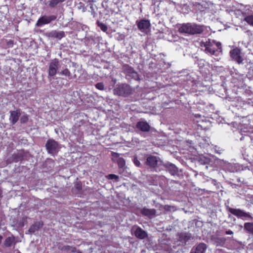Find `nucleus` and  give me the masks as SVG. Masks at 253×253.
<instances>
[{
    "mask_svg": "<svg viewBox=\"0 0 253 253\" xmlns=\"http://www.w3.org/2000/svg\"><path fill=\"white\" fill-rule=\"evenodd\" d=\"M1 190L0 189V197L1 196Z\"/></svg>",
    "mask_w": 253,
    "mask_h": 253,
    "instance_id": "38",
    "label": "nucleus"
},
{
    "mask_svg": "<svg viewBox=\"0 0 253 253\" xmlns=\"http://www.w3.org/2000/svg\"><path fill=\"white\" fill-rule=\"evenodd\" d=\"M124 39V36L123 35L121 36V40H123Z\"/></svg>",
    "mask_w": 253,
    "mask_h": 253,
    "instance_id": "37",
    "label": "nucleus"
},
{
    "mask_svg": "<svg viewBox=\"0 0 253 253\" xmlns=\"http://www.w3.org/2000/svg\"><path fill=\"white\" fill-rule=\"evenodd\" d=\"M107 178L109 179H115L116 181L119 180V176L114 174H110L107 176Z\"/></svg>",
    "mask_w": 253,
    "mask_h": 253,
    "instance_id": "30",
    "label": "nucleus"
},
{
    "mask_svg": "<svg viewBox=\"0 0 253 253\" xmlns=\"http://www.w3.org/2000/svg\"><path fill=\"white\" fill-rule=\"evenodd\" d=\"M192 4L196 10L204 11L208 7V3L205 0H196L192 2Z\"/></svg>",
    "mask_w": 253,
    "mask_h": 253,
    "instance_id": "12",
    "label": "nucleus"
},
{
    "mask_svg": "<svg viewBox=\"0 0 253 253\" xmlns=\"http://www.w3.org/2000/svg\"><path fill=\"white\" fill-rule=\"evenodd\" d=\"M228 211L238 218H241L245 219H253V217L250 214V212H245L240 209L229 208L228 209Z\"/></svg>",
    "mask_w": 253,
    "mask_h": 253,
    "instance_id": "7",
    "label": "nucleus"
},
{
    "mask_svg": "<svg viewBox=\"0 0 253 253\" xmlns=\"http://www.w3.org/2000/svg\"><path fill=\"white\" fill-rule=\"evenodd\" d=\"M66 0H50L48 1V6L50 8H54L58 4L65 1Z\"/></svg>",
    "mask_w": 253,
    "mask_h": 253,
    "instance_id": "25",
    "label": "nucleus"
},
{
    "mask_svg": "<svg viewBox=\"0 0 253 253\" xmlns=\"http://www.w3.org/2000/svg\"><path fill=\"white\" fill-rule=\"evenodd\" d=\"M163 165L167 169V170L172 175L176 174L178 172L177 168L172 163L168 162L163 164Z\"/></svg>",
    "mask_w": 253,
    "mask_h": 253,
    "instance_id": "17",
    "label": "nucleus"
},
{
    "mask_svg": "<svg viewBox=\"0 0 253 253\" xmlns=\"http://www.w3.org/2000/svg\"><path fill=\"white\" fill-rule=\"evenodd\" d=\"M95 87L100 90H102L104 88V86L103 83H98L96 84L95 85Z\"/></svg>",
    "mask_w": 253,
    "mask_h": 253,
    "instance_id": "31",
    "label": "nucleus"
},
{
    "mask_svg": "<svg viewBox=\"0 0 253 253\" xmlns=\"http://www.w3.org/2000/svg\"><path fill=\"white\" fill-rule=\"evenodd\" d=\"M63 250L69 253H74L76 251V248L75 247H71L70 246H64L63 248Z\"/></svg>",
    "mask_w": 253,
    "mask_h": 253,
    "instance_id": "28",
    "label": "nucleus"
},
{
    "mask_svg": "<svg viewBox=\"0 0 253 253\" xmlns=\"http://www.w3.org/2000/svg\"><path fill=\"white\" fill-rule=\"evenodd\" d=\"M113 156L114 157L117 158V163L119 168H123L126 165L125 160L121 157H119V154L116 153H114Z\"/></svg>",
    "mask_w": 253,
    "mask_h": 253,
    "instance_id": "22",
    "label": "nucleus"
},
{
    "mask_svg": "<svg viewBox=\"0 0 253 253\" xmlns=\"http://www.w3.org/2000/svg\"><path fill=\"white\" fill-rule=\"evenodd\" d=\"M141 213L143 215L146 216L150 218H152L155 216L156 210L154 209H150L146 208H143L141 210Z\"/></svg>",
    "mask_w": 253,
    "mask_h": 253,
    "instance_id": "18",
    "label": "nucleus"
},
{
    "mask_svg": "<svg viewBox=\"0 0 253 253\" xmlns=\"http://www.w3.org/2000/svg\"><path fill=\"white\" fill-rule=\"evenodd\" d=\"M60 62L58 59L52 60L49 64L48 75L49 76H54L59 68Z\"/></svg>",
    "mask_w": 253,
    "mask_h": 253,
    "instance_id": "8",
    "label": "nucleus"
},
{
    "mask_svg": "<svg viewBox=\"0 0 253 253\" xmlns=\"http://www.w3.org/2000/svg\"><path fill=\"white\" fill-rule=\"evenodd\" d=\"M132 230L135 237L140 240L144 239L148 237L147 233L139 226L133 227Z\"/></svg>",
    "mask_w": 253,
    "mask_h": 253,
    "instance_id": "11",
    "label": "nucleus"
},
{
    "mask_svg": "<svg viewBox=\"0 0 253 253\" xmlns=\"http://www.w3.org/2000/svg\"><path fill=\"white\" fill-rule=\"evenodd\" d=\"M192 236L191 234L188 233H182L179 235V240L181 241L186 242L191 240Z\"/></svg>",
    "mask_w": 253,
    "mask_h": 253,
    "instance_id": "23",
    "label": "nucleus"
},
{
    "mask_svg": "<svg viewBox=\"0 0 253 253\" xmlns=\"http://www.w3.org/2000/svg\"><path fill=\"white\" fill-rule=\"evenodd\" d=\"M133 161L136 166L141 167V164L136 157L133 158Z\"/></svg>",
    "mask_w": 253,
    "mask_h": 253,
    "instance_id": "33",
    "label": "nucleus"
},
{
    "mask_svg": "<svg viewBox=\"0 0 253 253\" xmlns=\"http://www.w3.org/2000/svg\"><path fill=\"white\" fill-rule=\"evenodd\" d=\"M28 121V117L27 115H23L20 118V121L22 123H25L27 122Z\"/></svg>",
    "mask_w": 253,
    "mask_h": 253,
    "instance_id": "32",
    "label": "nucleus"
},
{
    "mask_svg": "<svg viewBox=\"0 0 253 253\" xmlns=\"http://www.w3.org/2000/svg\"><path fill=\"white\" fill-rule=\"evenodd\" d=\"M134 91V89L127 84H118L113 89V93L115 95L123 97L128 96L132 94Z\"/></svg>",
    "mask_w": 253,
    "mask_h": 253,
    "instance_id": "3",
    "label": "nucleus"
},
{
    "mask_svg": "<svg viewBox=\"0 0 253 253\" xmlns=\"http://www.w3.org/2000/svg\"><path fill=\"white\" fill-rule=\"evenodd\" d=\"M226 234L227 235H232L233 234V232L231 230H228L226 231Z\"/></svg>",
    "mask_w": 253,
    "mask_h": 253,
    "instance_id": "35",
    "label": "nucleus"
},
{
    "mask_svg": "<svg viewBox=\"0 0 253 253\" xmlns=\"http://www.w3.org/2000/svg\"><path fill=\"white\" fill-rule=\"evenodd\" d=\"M244 229L253 234V222H247L244 224Z\"/></svg>",
    "mask_w": 253,
    "mask_h": 253,
    "instance_id": "26",
    "label": "nucleus"
},
{
    "mask_svg": "<svg viewBox=\"0 0 253 253\" xmlns=\"http://www.w3.org/2000/svg\"><path fill=\"white\" fill-rule=\"evenodd\" d=\"M47 35L51 38H55L59 40L65 36L64 31H58L56 30H53L49 32Z\"/></svg>",
    "mask_w": 253,
    "mask_h": 253,
    "instance_id": "16",
    "label": "nucleus"
},
{
    "mask_svg": "<svg viewBox=\"0 0 253 253\" xmlns=\"http://www.w3.org/2000/svg\"><path fill=\"white\" fill-rule=\"evenodd\" d=\"M139 30L142 32H146L150 28L151 24L148 20L142 19L137 21Z\"/></svg>",
    "mask_w": 253,
    "mask_h": 253,
    "instance_id": "13",
    "label": "nucleus"
},
{
    "mask_svg": "<svg viewBox=\"0 0 253 253\" xmlns=\"http://www.w3.org/2000/svg\"><path fill=\"white\" fill-rule=\"evenodd\" d=\"M13 44V41L12 40H9L7 42V45L8 47H12Z\"/></svg>",
    "mask_w": 253,
    "mask_h": 253,
    "instance_id": "34",
    "label": "nucleus"
},
{
    "mask_svg": "<svg viewBox=\"0 0 253 253\" xmlns=\"http://www.w3.org/2000/svg\"><path fill=\"white\" fill-rule=\"evenodd\" d=\"M230 56L233 60L236 61L238 64L243 62V59L241 56V50L240 48H235L230 51Z\"/></svg>",
    "mask_w": 253,
    "mask_h": 253,
    "instance_id": "10",
    "label": "nucleus"
},
{
    "mask_svg": "<svg viewBox=\"0 0 253 253\" xmlns=\"http://www.w3.org/2000/svg\"><path fill=\"white\" fill-rule=\"evenodd\" d=\"M207 249V245L205 243H200L195 249H192L190 253H205Z\"/></svg>",
    "mask_w": 253,
    "mask_h": 253,
    "instance_id": "19",
    "label": "nucleus"
},
{
    "mask_svg": "<svg viewBox=\"0 0 253 253\" xmlns=\"http://www.w3.org/2000/svg\"><path fill=\"white\" fill-rule=\"evenodd\" d=\"M77 188H78L79 189H81V185L80 184H78L77 185Z\"/></svg>",
    "mask_w": 253,
    "mask_h": 253,
    "instance_id": "36",
    "label": "nucleus"
},
{
    "mask_svg": "<svg viewBox=\"0 0 253 253\" xmlns=\"http://www.w3.org/2000/svg\"><path fill=\"white\" fill-rule=\"evenodd\" d=\"M97 24L98 26L101 29V30L102 31H103V32L107 31L108 28L105 24L101 23L98 21L97 22Z\"/></svg>",
    "mask_w": 253,
    "mask_h": 253,
    "instance_id": "29",
    "label": "nucleus"
},
{
    "mask_svg": "<svg viewBox=\"0 0 253 253\" xmlns=\"http://www.w3.org/2000/svg\"><path fill=\"white\" fill-rule=\"evenodd\" d=\"M178 31L181 33L189 35L199 34L204 31L202 26L194 23H186L182 24L179 28Z\"/></svg>",
    "mask_w": 253,
    "mask_h": 253,
    "instance_id": "2",
    "label": "nucleus"
},
{
    "mask_svg": "<svg viewBox=\"0 0 253 253\" xmlns=\"http://www.w3.org/2000/svg\"><path fill=\"white\" fill-rule=\"evenodd\" d=\"M136 127L143 132H148L150 129L149 125L146 122L144 121H139L137 122Z\"/></svg>",
    "mask_w": 253,
    "mask_h": 253,
    "instance_id": "15",
    "label": "nucleus"
},
{
    "mask_svg": "<svg viewBox=\"0 0 253 253\" xmlns=\"http://www.w3.org/2000/svg\"><path fill=\"white\" fill-rule=\"evenodd\" d=\"M15 243V238L14 236L9 237L5 239L4 242V245L6 247H10Z\"/></svg>",
    "mask_w": 253,
    "mask_h": 253,
    "instance_id": "24",
    "label": "nucleus"
},
{
    "mask_svg": "<svg viewBox=\"0 0 253 253\" xmlns=\"http://www.w3.org/2000/svg\"><path fill=\"white\" fill-rule=\"evenodd\" d=\"M202 48H205L204 51L211 55L218 56L219 52L222 51L221 42H216L214 40L208 39L205 42H200Z\"/></svg>",
    "mask_w": 253,
    "mask_h": 253,
    "instance_id": "1",
    "label": "nucleus"
},
{
    "mask_svg": "<svg viewBox=\"0 0 253 253\" xmlns=\"http://www.w3.org/2000/svg\"><path fill=\"white\" fill-rule=\"evenodd\" d=\"M43 223L42 222L38 221L34 223L29 228V232L34 233L42 227Z\"/></svg>",
    "mask_w": 253,
    "mask_h": 253,
    "instance_id": "21",
    "label": "nucleus"
},
{
    "mask_svg": "<svg viewBox=\"0 0 253 253\" xmlns=\"http://www.w3.org/2000/svg\"><path fill=\"white\" fill-rule=\"evenodd\" d=\"M243 139V137H242L241 138H240V140H242Z\"/></svg>",
    "mask_w": 253,
    "mask_h": 253,
    "instance_id": "39",
    "label": "nucleus"
},
{
    "mask_svg": "<svg viewBox=\"0 0 253 253\" xmlns=\"http://www.w3.org/2000/svg\"><path fill=\"white\" fill-rule=\"evenodd\" d=\"M58 74L60 75L65 76V77L67 78L69 80H71V79H76L78 77V75L76 73L75 70L74 72V75H72L71 74L70 71L67 68H65V69H63L60 72H59Z\"/></svg>",
    "mask_w": 253,
    "mask_h": 253,
    "instance_id": "14",
    "label": "nucleus"
},
{
    "mask_svg": "<svg viewBox=\"0 0 253 253\" xmlns=\"http://www.w3.org/2000/svg\"><path fill=\"white\" fill-rule=\"evenodd\" d=\"M244 20L246 21L249 25L253 27V15H250L246 16Z\"/></svg>",
    "mask_w": 253,
    "mask_h": 253,
    "instance_id": "27",
    "label": "nucleus"
},
{
    "mask_svg": "<svg viewBox=\"0 0 253 253\" xmlns=\"http://www.w3.org/2000/svg\"><path fill=\"white\" fill-rule=\"evenodd\" d=\"M45 147L48 153L52 156L56 155L59 150L58 143L52 139L47 140Z\"/></svg>",
    "mask_w": 253,
    "mask_h": 253,
    "instance_id": "6",
    "label": "nucleus"
},
{
    "mask_svg": "<svg viewBox=\"0 0 253 253\" xmlns=\"http://www.w3.org/2000/svg\"><path fill=\"white\" fill-rule=\"evenodd\" d=\"M56 18V16L53 15L50 16L43 15L38 19L36 25L38 27H41L43 25L49 23L50 22L55 20Z\"/></svg>",
    "mask_w": 253,
    "mask_h": 253,
    "instance_id": "9",
    "label": "nucleus"
},
{
    "mask_svg": "<svg viewBox=\"0 0 253 253\" xmlns=\"http://www.w3.org/2000/svg\"><path fill=\"white\" fill-rule=\"evenodd\" d=\"M122 72L126 75V77L133 79L136 81L139 80L138 73L134 69L128 64H124L122 68Z\"/></svg>",
    "mask_w": 253,
    "mask_h": 253,
    "instance_id": "5",
    "label": "nucleus"
},
{
    "mask_svg": "<svg viewBox=\"0 0 253 253\" xmlns=\"http://www.w3.org/2000/svg\"><path fill=\"white\" fill-rule=\"evenodd\" d=\"M145 164L149 168L156 170V168L162 166L163 162L160 158L157 156L149 155L146 158Z\"/></svg>",
    "mask_w": 253,
    "mask_h": 253,
    "instance_id": "4",
    "label": "nucleus"
},
{
    "mask_svg": "<svg viewBox=\"0 0 253 253\" xmlns=\"http://www.w3.org/2000/svg\"><path fill=\"white\" fill-rule=\"evenodd\" d=\"M19 116L20 113L17 110L10 111V115L9 117L10 122L13 125L15 124L19 120Z\"/></svg>",
    "mask_w": 253,
    "mask_h": 253,
    "instance_id": "20",
    "label": "nucleus"
}]
</instances>
